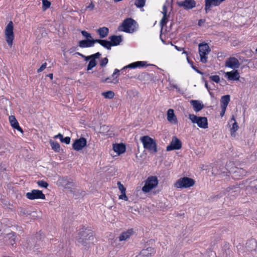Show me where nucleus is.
<instances>
[{"mask_svg":"<svg viewBox=\"0 0 257 257\" xmlns=\"http://www.w3.org/2000/svg\"><path fill=\"white\" fill-rule=\"evenodd\" d=\"M63 138V135L61 134H60V133L58 134L57 135H56V136H55L54 137V138H59L60 141H61V140H62Z\"/></svg>","mask_w":257,"mask_h":257,"instance_id":"nucleus-59","label":"nucleus"},{"mask_svg":"<svg viewBox=\"0 0 257 257\" xmlns=\"http://www.w3.org/2000/svg\"><path fill=\"white\" fill-rule=\"evenodd\" d=\"M109 39L111 47L118 46L122 41V36L120 35H112L109 37Z\"/></svg>","mask_w":257,"mask_h":257,"instance_id":"nucleus-20","label":"nucleus"},{"mask_svg":"<svg viewBox=\"0 0 257 257\" xmlns=\"http://www.w3.org/2000/svg\"><path fill=\"white\" fill-rule=\"evenodd\" d=\"M169 6V3L168 0L166 1L165 4L163 7V11L162 12L163 16H170L169 14H168V7Z\"/></svg>","mask_w":257,"mask_h":257,"instance_id":"nucleus-38","label":"nucleus"},{"mask_svg":"<svg viewBox=\"0 0 257 257\" xmlns=\"http://www.w3.org/2000/svg\"><path fill=\"white\" fill-rule=\"evenodd\" d=\"M234 121L232 123V127L230 128V134L231 136L232 137H235V132L238 129L239 127L237 124V123L235 121L234 117L233 115H232L231 120H230V122H232V121Z\"/></svg>","mask_w":257,"mask_h":257,"instance_id":"nucleus-27","label":"nucleus"},{"mask_svg":"<svg viewBox=\"0 0 257 257\" xmlns=\"http://www.w3.org/2000/svg\"><path fill=\"white\" fill-rule=\"evenodd\" d=\"M195 181L194 179L187 177H184L178 179L175 184L178 188H187L193 186Z\"/></svg>","mask_w":257,"mask_h":257,"instance_id":"nucleus-6","label":"nucleus"},{"mask_svg":"<svg viewBox=\"0 0 257 257\" xmlns=\"http://www.w3.org/2000/svg\"><path fill=\"white\" fill-rule=\"evenodd\" d=\"M14 27L12 21H10L7 26L5 31V39L8 45L12 47L14 39Z\"/></svg>","mask_w":257,"mask_h":257,"instance_id":"nucleus-7","label":"nucleus"},{"mask_svg":"<svg viewBox=\"0 0 257 257\" xmlns=\"http://www.w3.org/2000/svg\"><path fill=\"white\" fill-rule=\"evenodd\" d=\"M189 118L192 123H196L200 128L206 129L208 127V120L206 117L197 116L193 114H189Z\"/></svg>","mask_w":257,"mask_h":257,"instance_id":"nucleus-5","label":"nucleus"},{"mask_svg":"<svg viewBox=\"0 0 257 257\" xmlns=\"http://www.w3.org/2000/svg\"><path fill=\"white\" fill-rule=\"evenodd\" d=\"M170 16H163L162 19L160 22V26L161 27V32L162 31V29L166 24L168 22V19H169Z\"/></svg>","mask_w":257,"mask_h":257,"instance_id":"nucleus-36","label":"nucleus"},{"mask_svg":"<svg viewBox=\"0 0 257 257\" xmlns=\"http://www.w3.org/2000/svg\"><path fill=\"white\" fill-rule=\"evenodd\" d=\"M231 176L234 180H239L240 177V170L237 169V170L233 171L232 173Z\"/></svg>","mask_w":257,"mask_h":257,"instance_id":"nucleus-39","label":"nucleus"},{"mask_svg":"<svg viewBox=\"0 0 257 257\" xmlns=\"http://www.w3.org/2000/svg\"><path fill=\"white\" fill-rule=\"evenodd\" d=\"M167 120L173 123H176L177 122V119L176 115L174 114V110L172 109H169L167 111Z\"/></svg>","mask_w":257,"mask_h":257,"instance_id":"nucleus-24","label":"nucleus"},{"mask_svg":"<svg viewBox=\"0 0 257 257\" xmlns=\"http://www.w3.org/2000/svg\"><path fill=\"white\" fill-rule=\"evenodd\" d=\"M71 139L69 137H66L65 138H63L62 140H61L62 143H65L66 144H69L70 143Z\"/></svg>","mask_w":257,"mask_h":257,"instance_id":"nucleus-49","label":"nucleus"},{"mask_svg":"<svg viewBox=\"0 0 257 257\" xmlns=\"http://www.w3.org/2000/svg\"><path fill=\"white\" fill-rule=\"evenodd\" d=\"M37 184L39 186L47 188L49 186V184L44 180H39L37 181Z\"/></svg>","mask_w":257,"mask_h":257,"instance_id":"nucleus-42","label":"nucleus"},{"mask_svg":"<svg viewBox=\"0 0 257 257\" xmlns=\"http://www.w3.org/2000/svg\"><path fill=\"white\" fill-rule=\"evenodd\" d=\"M100 130L102 131H106V132H107L108 131V126L105 125H103L100 127Z\"/></svg>","mask_w":257,"mask_h":257,"instance_id":"nucleus-62","label":"nucleus"},{"mask_svg":"<svg viewBox=\"0 0 257 257\" xmlns=\"http://www.w3.org/2000/svg\"><path fill=\"white\" fill-rule=\"evenodd\" d=\"M147 62L145 61H137L134 63H132L128 65L124 66L122 69V73L123 72V70L127 69V68H131V69H134L136 68L137 67H144L146 66Z\"/></svg>","mask_w":257,"mask_h":257,"instance_id":"nucleus-18","label":"nucleus"},{"mask_svg":"<svg viewBox=\"0 0 257 257\" xmlns=\"http://www.w3.org/2000/svg\"><path fill=\"white\" fill-rule=\"evenodd\" d=\"M81 33L82 35L86 38V39H93L92 38L91 35L90 33H88L87 31L85 30H83L81 31Z\"/></svg>","mask_w":257,"mask_h":257,"instance_id":"nucleus-44","label":"nucleus"},{"mask_svg":"<svg viewBox=\"0 0 257 257\" xmlns=\"http://www.w3.org/2000/svg\"><path fill=\"white\" fill-rule=\"evenodd\" d=\"M119 199H122V200H124L125 201H127L128 200V197L126 195L125 192L121 193V194L119 196Z\"/></svg>","mask_w":257,"mask_h":257,"instance_id":"nucleus-51","label":"nucleus"},{"mask_svg":"<svg viewBox=\"0 0 257 257\" xmlns=\"http://www.w3.org/2000/svg\"><path fill=\"white\" fill-rule=\"evenodd\" d=\"M47 63H43L41 67L37 70V72H40L42 71H43L46 67Z\"/></svg>","mask_w":257,"mask_h":257,"instance_id":"nucleus-52","label":"nucleus"},{"mask_svg":"<svg viewBox=\"0 0 257 257\" xmlns=\"http://www.w3.org/2000/svg\"><path fill=\"white\" fill-rule=\"evenodd\" d=\"M50 144L52 147V149L56 152H59L60 151V145L57 142L50 141Z\"/></svg>","mask_w":257,"mask_h":257,"instance_id":"nucleus-32","label":"nucleus"},{"mask_svg":"<svg viewBox=\"0 0 257 257\" xmlns=\"http://www.w3.org/2000/svg\"><path fill=\"white\" fill-rule=\"evenodd\" d=\"M5 242L7 245L13 246L16 242V233L14 232L8 233L5 236Z\"/></svg>","mask_w":257,"mask_h":257,"instance_id":"nucleus-16","label":"nucleus"},{"mask_svg":"<svg viewBox=\"0 0 257 257\" xmlns=\"http://www.w3.org/2000/svg\"><path fill=\"white\" fill-rule=\"evenodd\" d=\"M14 128L15 129H16L17 130H18V131L20 132L21 133H23V129L19 125V124L18 125H17V126H16V127H14Z\"/></svg>","mask_w":257,"mask_h":257,"instance_id":"nucleus-58","label":"nucleus"},{"mask_svg":"<svg viewBox=\"0 0 257 257\" xmlns=\"http://www.w3.org/2000/svg\"><path fill=\"white\" fill-rule=\"evenodd\" d=\"M205 22V20L204 19H200L198 21V25L199 26H202V25Z\"/></svg>","mask_w":257,"mask_h":257,"instance_id":"nucleus-61","label":"nucleus"},{"mask_svg":"<svg viewBox=\"0 0 257 257\" xmlns=\"http://www.w3.org/2000/svg\"><path fill=\"white\" fill-rule=\"evenodd\" d=\"M77 47H72L71 48V49H70L68 51L70 53H72L73 52H74L76 49H77Z\"/></svg>","mask_w":257,"mask_h":257,"instance_id":"nucleus-63","label":"nucleus"},{"mask_svg":"<svg viewBox=\"0 0 257 257\" xmlns=\"http://www.w3.org/2000/svg\"><path fill=\"white\" fill-rule=\"evenodd\" d=\"M209 78L212 81L217 83L220 82V77L218 75H212L209 77Z\"/></svg>","mask_w":257,"mask_h":257,"instance_id":"nucleus-45","label":"nucleus"},{"mask_svg":"<svg viewBox=\"0 0 257 257\" xmlns=\"http://www.w3.org/2000/svg\"><path fill=\"white\" fill-rule=\"evenodd\" d=\"M93 238V232L91 230L86 228L80 232L78 242L84 246H87Z\"/></svg>","mask_w":257,"mask_h":257,"instance_id":"nucleus-1","label":"nucleus"},{"mask_svg":"<svg viewBox=\"0 0 257 257\" xmlns=\"http://www.w3.org/2000/svg\"><path fill=\"white\" fill-rule=\"evenodd\" d=\"M155 253V250L154 248L152 247H147L146 249H144L142 250V253L146 256H149L152 255V254H154Z\"/></svg>","mask_w":257,"mask_h":257,"instance_id":"nucleus-30","label":"nucleus"},{"mask_svg":"<svg viewBox=\"0 0 257 257\" xmlns=\"http://www.w3.org/2000/svg\"><path fill=\"white\" fill-rule=\"evenodd\" d=\"M182 144L181 141L177 138L176 136H173L170 144L167 147V151L179 150L182 148Z\"/></svg>","mask_w":257,"mask_h":257,"instance_id":"nucleus-11","label":"nucleus"},{"mask_svg":"<svg viewBox=\"0 0 257 257\" xmlns=\"http://www.w3.org/2000/svg\"><path fill=\"white\" fill-rule=\"evenodd\" d=\"M102 95L105 98L112 99L114 96V93L112 91L109 90L103 92Z\"/></svg>","mask_w":257,"mask_h":257,"instance_id":"nucleus-35","label":"nucleus"},{"mask_svg":"<svg viewBox=\"0 0 257 257\" xmlns=\"http://www.w3.org/2000/svg\"><path fill=\"white\" fill-rule=\"evenodd\" d=\"M141 141L145 149L152 153L157 152V144L154 140L148 136H145L141 137Z\"/></svg>","mask_w":257,"mask_h":257,"instance_id":"nucleus-4","label":"nucleus"},{"mask_svg":"<svg viewBox=\"0 0 257 257\" xmlns=\"http://www.w3.org/2000/svg\"><path fill=\"white\" fill-rule=\"evenodd\" d=\"M158 184V180L156 176L149 177L146 181L145 185L142 188V191L144 193L149 192L153 188H155Z\"/></svg>","mask_w":257,"mask_h":257,"instance_id":"nucleus-8","label":"nucleus"},{"mask_svg":"<svg viewBox=\"0 0 257 257\" xmlns=\"http://www.w3.org/2000/svg\"><path fill=\"white\" fill-rule=\"evenodd\" d=\"M87 145V140L84 137H81L79 139L75 140L73 144V149L77 151H79L84 148Z\"/></svg>","mask_w":257,"mask_h":257,"instance_id":"nucleus-12","label":"nucleus"},{"mask_svg":"<svg viewBox=\"0 0 257 257\" xmlns=\"http://www.w3.org/2000/svg\"><path fill=\"white\" fill-rule=\"evenodd\" d=\"M210 49L207 44H200L199 45V53L200 57V61L205 63L207 61L206 55L210 52Z\"/></svg>","mask_w":257,"mask_h":257,"instance_id":"nucleus-9","label":"nucleus"},{"mask_svg":"<svg viewBox=\"0 0 257 257\" xmlns=\"http://www.w3.org/2000/svg\"><path fill=\"white\" fill-rule=\"evenodd\" d=\"M225 0H205V11L207 13L212 7L219 6Z\"/></svg>","mask_w":257,"mask_h":257,"instance_id":"nucleus-14","label":"nucleus"},{"mask_svg":"<svg viewBox=\"0 0 257 257\" xmlns=\"http://www.w3.org/2000/svg\"><path fill=\"white\" fill-rule=\"evenodd\" d=\"M82 58H84V59L86 61H88L89 60L90 61L91 60H92L91 55L88 56H85V55H83V56H82Z\"/></svg>","mask_w":257,"mask_h":257,"instance_id":"nucleus-57","label":"nucleus"},{"mask_svg":"<svg viewBox=\"0 0 257 257\" xmlns=\"http://www.w3.org/2000/svg\"><path fill=\"white\" fill-rule=\"evenodd\" d=\"M239 185H240V183L239 184H237L236 185V186L232 185V186H230L228 187V191H230L231 190H233L232 192H240V187L239 186Z\"/></svg>","mask_w":257,"mask_h":257,"instance_id":"nucleus-40","label":"nucleus"},{"mask_svg":"<svg viewBox=\"0 0 257 257\" xmlns=\"http://www.w3.org/2000/svg\"><path fill=\"white\" fill-rule=\"evenodd\" d=\"M10 146V144L4 141L3 139H0V150L2 151L0 152V153H4L5 150L8 149Z\"/></svg>","mask_w":257,"mask_h":257,"instance_id":"nucleus-28","label":"nucleus"},{"mask_svg":"<svg viewBox=\"0 0 257 257\" xmlns=\"http://www.w3.org/2000/svg\"><path fill=\"white\" fill-rule=\"evenodd\" d=\"M20 211L21 214L24 215H29L30 213V210L23 208H21Z\"/></svg>","mask_w":257,"mask_h":257,"instance_id":"nucleus-47","label":"nucleus"},{"mask_svg":"<svg viewBox=\"0 0 257 257\" xmlns=\"http://www.w3.org/2000/svg\"><path fill=\"white\" fill-rule=\"evenodd\" d=\"M221 111L220 113V115L221 117H222L224 115L226 108L221 106Z\"/></svg>","mask_w":257,"mask_h":257,"instance_id":"nucleus-54","label":"nucleus"},{"mask_svg":"<svg viewBox=\"0 0 257 257\" xmlns=\"http://www.w3.org/2000/svg\"><path fill=\"white\" fill-rule=\"evenodd\" d=\"M238 60L235 57H230L225 62V66L231 69H236L239 67Z\"/></svg>","mask_w":257,"mask_h":257,"instance_id":"nucleus-17","label":"nucleus"},{"mask_svg":"<svg viewBox=\"0 0 257 257\" xmlns=\"http://www.w3.org/2000/svg\"><path fill=\"white\" fill-rule=\"evenodd\" d=\"M42 6L44 10H46L51 6V2L48 0H42Z\"/></svg>","mask_w":257,"mask_h":257,"instance_id":"nucleus-43","label":"nucleus"},{"mask_svg":"<svg viewBox=\"0 0 257 257\" xmlns=\"http://www.w3.org/2000/svg\"><path fill=\"white\" fill-rule=\"evenodd\" d=\"M44 236V234L40 231L34 235L28 237L27 239L28 247L30 248H34L42 245V239Z\"/></svg>","mask_w":257,"mask_h":257,"instance_id":"nucleus-2","label":"nucleus"},{"mask_svg":"<svg viewBox=\"0 0 257 257\" xmlns=\"http://www.w3.org/2000/svg\"><path fill=\"white\" fill-rule=\"evenodd\" d=\"M110 80V78L109 77H107L104 80H102V82H111V81H109Z\"/></svg>","mask_w":257,"mask_h":257,"instance_id":"nucleus-64","label":"nucleus"},{"mask_svg":"<svg viewBox=\"0 0 257 257\" xmlns=\"http://www.w3.org/2000/svg\"><path fill=\"white\" fill-rule=\"evenodd\" d=\"M97 65V62L95 60H91L87 66V71H89L91 70L93 68L95 67Z\"/></svg>","mask_w":257,"mask_h":257,"instance_id":"nucleus-37","label":"nucleus"},{"mask_svg":"<svg viewBox=\"0 0 257 257\" xmlns=\"http://www.w3.org/2000/svg\"><path fill=\"white\" fill-rule=\"evenodd\" d=\"M26 197L30 200L45 199V195L42 191L34 189L30 192H27L26 194Z\"/></svg>","mask_w":257,"mask_h":257,"instance_id":"nucleus-10","label":"nucleus"},{"mask_svg":"<svg viewBox=\"0 0 257 257\" xmlns=\"http://www.w3.org/2000/svg\"><path fill=\"white\" fill-rule=\"evenodd\" d=\"M101 56V54L99 52H97L94 54L91 55L92 60H96V59L99 58V57Z\"/></svg>","mask_w":257,"mask_h":257,"instance_id":"nucleus-50","label":"nucleus"},{"mask_svg":"<svg viewBox=\"0 0 257 257\" xmlns=\"http://www.w3.org/2000/svg\"><path fill=\"white\" fill-rule=\"evenodd\" d=\"M230 101V95H225L221 97L220 99L221 106L223 107H227L228 103Z\"/></svg>","mask_w":257,"mask_h":257,"instance_id":"nucleus-29","label":"nucleus"},{"mask_svg":"<svg viewBox=\"0 0 257 257\" xmlns=\"http://www.w3.org/2000/svg\"><path fill=\"white\" fill-rule=\"evenodd\" d=\"M96 43L99 44L107 50H111V45L110 44V41L102 39H96Z\"/></svg>","mask_w":257,"mask_h":257,"instance_id":"nucleus-23","label":"nucleus"},{"mask_svg":"<svg viewBox=\"0 0 257 257\" xmlns=\"http://www.w3.org/2000/svg\"><path fill=\"white\" fill-rule=\"evenodd\" d=\"M137 22L132 18L125 19L119 27V30L121 31L132 33L137 30Z\"/></svg>","mask_w":257,"mask_h":257,"instance_id":"nucleus-3","label":"nucleus"},{"mask_svg":"<svg viewBox=\"0 0 257 257\" xmlns=\"http://www.w3.org/2000/svg\"><path fill=\"white\" fill-rule=\"evenodd\" d=\"M96 43V39H87L81 40L78 43V46L80 48H89L93 47Z\"/></svg>","mask_w":257,"mask_h":257,"instance_id":"nucleus-15","label":"nucleus"},{"mask_svg":"<svg viewBox=\"0 0 257 257\" xmlns=\"http://www.w3.org/2000/svg\"><path fill=\"white\" fill-rule=\"evenodd\" d=\"M146 0H136L135 5L137 8H142L145 5Z\"/></svg>","mask_w":257,"mask_h":257,"instance_id":"nucleus-41","label":"nucleus"},{"mask_svg":"<svg viewBox=\"0 0 257 257\" xmlns=\"http://www.w3.org/2000/svg\"><path fill=\"white\" fill-rule=\"evenodd\" d=\"M9 121L11 126L13 128L16 127V126L19 124V123L14 115H11L9 116Z\"/></svg>","mask_w":257,"mask_h":257,"instance_id":"nucleus-33","label":"nucleus"},{"mask_svg":"<svg viewBox=\"0 0 257 257\" xmlns=\"http://www.w3.org/2000/svg\"><path fill=\"white\" fill-rule=\"evenodd\" d=\"M108 61V59L106 57L102 59L100 61V66H101V67L105 66L107 64Z\"/></svg>","mask_w":257,"mask_h":257,"instance_id":"nucleus-48","label":"nucleus"},{"mask_svg":"<svg viewBox=\"0 0 257 257\" xmlns=\"http://www.w3.org/2000/svg\"><path fill=\"white\" fill-rule=\"evenodd\" d=\"M69 179L70 178H68L67 177H60L57 181V184L59 186L64 187L67 185V183L68 182Z\"/></svg>","mask_w":257,"mask_h":257,"instance_id":"nucleus-31","label":"nucleus"},{"mask_svg":"<svg viewBox=\"0 0 257 257\" xmlns=\"http://www.w3.org/2000/svg\"><path fill=\"white\" fill-rule=\"evenodd\" d=\"M37 212L36 211H30V213L29 215L32 218L35 219L36 217H37Z\"/></svg>","mask_w":257,"mask_h":257,"instance_id":"nucleus-53","label":"nucleus"},{"mask_svg":"<svg viewBox=\"0 0 257 257\" xmlns=\"http://www.w3.org/2000/svg\"><path fill=\"white\" fill-rule=\"evenodd\" d=\"M190 103L192 105L194 110L196 112H199L204 107V105L199 100H192L190 101Z\"/></svg>","mask_w":257,"mask_h":257,"instance_id":"nucleus-22","label":"nucleus"},{"mask_svg":"<svg viewBox=\"0 0 257 257\" xmlns=\"http://www.w3.org/2000/svg\"><path fill=\"white\" fill-rule=\"evenodd\" d=\"M75 186V184L73 181V180L70 179L68 181V182L67 183V185L64 188L69 190L70 191H72V189Z\"/></svg>","mask_w":257,"mask_h":257,"instance_id":"nucleus-34","label":"nucleus"},{"mask_svg":"<svg viewBox=\"0 0 257 257\" xmlns=\"http://www.w3.org/2000/svg\"><path fill=\"white\" fill-rule=\"evenodd\" d=\"M202 79L204 81L205 83V86L207 89V90L209 91L210 89V88L209 87L208 85V83L207 80L204 78V77H202Z\"/></svg>","mask_w":257,"mask_h":257,"instance_id":"nucleus-56","label":"nucleus"},{"mask_svg":"<svg viewBox=\"0 0 257 257\" xmlns=\"http://www.w3.org/2000/svg\"><path fill=\"white\" fill-rule=\"evenodd\" d=\"M177 5L186 10H188L195 8L196 3L194 0H184V1L177 2Z\"/></svg>","mask_w":257,"mask_h":257,"instance_id":"nucleus-13","label":"nucleus"},{"mask_svg":"<svg viewBox=\"0 0 257 257\" xmlns=\"http://www.w3.org/2000/svg\"><path fill=\"white\" fill-rule=\"evenodd\" d=\"M134 232V231L133 230V229L132 228L129 229L127 230L126 231L122 232L118 237L119 241H122L126 240L133 234Z\"/></svg>","mask_w":257,"mask_h":257,"instance_id":"nucleus-21","label":"nucleus"},{"mask_svg":"<svg viewBox=\"0 0 257 257\" xmlns=\"http://www.w3.org/2000/svg\"><path fill=\"white\" fill-rule=\"evenodd\" d=\"M94 7V5L91 3L87 7V9H89L90 11L92 10Z\"/></svg>","mask_w":257,"mask_h":257,"instance_id":"nucleus-60","label":"nucleus"},{"mask_svg":"<svg viewBox=\"0 0 257 257\" xmlns=\"http://www.w3.org/2000/svg\"><path fill=\"white\" fill-rule=\"evenodd\" d=\"M97 33L99 36L100 39L106 38L109 33V29L108 28L103 27L100 28L96 30Z\"/></svg>","mask_w":257,"mask_h":257,"instance_id":"nucleus-25","label":"nucleus"},{"mask_svg":"<svg viewBox=\"0 0 257 257\" xmlns=\"http://www.w3.org/2000/svg\"><path fill=\"white\" fill-rule=\"evenodd\" d=\"M119 70L117 69H115L114 70L113 73L112 75V77H114L115 75L116 74H117V75L116 76V78H117L118 77V76L119 75Z\"/></svg>","mask_w":257,"mask_h":257,"instance_id":"nucleus-55","label":"nucleus"},{"mask_svg":"<svg viewBox=\"0 0 257 257\" xmlns=\"http://www.w3.org/2000/svg\"><path fill=\"white\" fill-rule=\"evenodd\" d=\"M117 186L119 189V190L121 192V193H125L126 191L125 188L124 187V186L120 182H117Z\"/></svg>","mask_w":257,"mask_h":257,"instance_id":"nucleus-46","label":"nucleus"},{"mask_svg":"<svg viewBox=\"0 0 257 257\" xmlns=\"http://www.w3.org/2000/svg\"><path fill=\"white\" fill-rule=\"evenodd\" d=\"M225 76L230 80H236L238 79L239 77V73L237 70L227 72L225 73Z\"/></svg>","mask_w":257,"mask_h":257,"instance_id":"nucleus-26","label":"nucleus"},{"mask_svg":"<svg viewBox=\"0 0 257 257\" xmlns=\"http://www.w3.org/2000/svg\"><path fill=\"white\" fill-rule=\"evenodd\" d=\"M113 150L119 155L125 152L126 147L123 143L114 144L113 145Z\"/></svg>","mask_w":257,"mask_h":257,"instance_id":"nucleus-19","label":"nucleus"}]
</instances>
